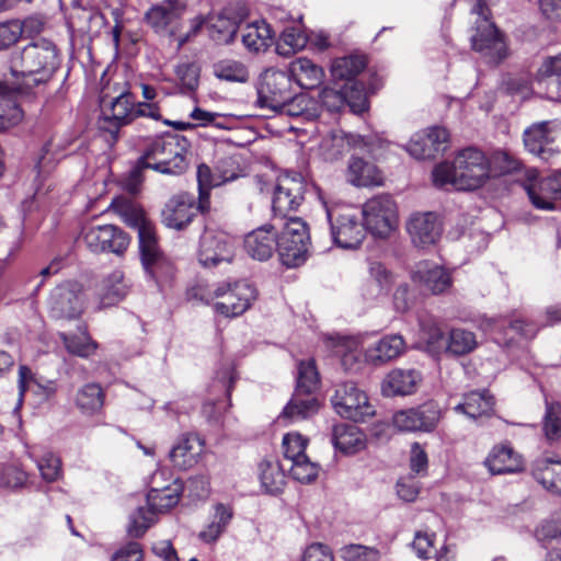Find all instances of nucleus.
<instances>
[{
    "label": "nucleus",
    "mask_w": 561,
    "mask_h": 561,
    "mask_svg": "<svg viewBox=\"0 0 561 561\" xmlns=\"http://www.w3.org/2000/svg\"><path fill=\"white\" fill-rule=\"evenodd\" d=\"M203 442L195 435H186L179 439L170 451L174 467L186 470L197 463L203 453Z\"/></svg>",
    "instance_id": "27"
},
{
    "label": "nucleus",
    "mask_w": 561,
    "mask_h": 561,
    "mask_svg": "<svg viewBox=\"0 0 561 561\" xmlns=\"http://www.w3.org/2000/svg\"><path fill=\"white\" fill-rule=\"evenodd\" d=\"M306 184L298 173H285L278 176L274 190L272 208L275 216L286 218L304 201Z\"/></svg>",
    "instance_id": "10"
},
{
    "label": "nucleus",
    "mask_w": 561,
    "mask_h": 561,
    "mask_svg": "<svg viewBox=\"0 0 561 561\" xmlns=\"http://www.w3.org/2000/svg\"><path fill=\"white\" fill-rule=\"evenodd\" d=\"M59 335L70 354L87 358L94 354L98 348V344L85 333L80 336L68 335L67 333H60Z\"/></svg>",
    "instance_id": "49"
},
{
    "label": "nucleus",
    "mask_w": 561,
    "mask_h": 561,
    "mask_svg": "<svg viewBox=\"0 0 561 561\" xmlns=\"http://www.w3.org/2000/svg\"><path fill=\"white\" fill-rule=\"evenodd\" d=\"M113 205L122 220L127 226L136 229L137 233H139L142 228L153 226L147 218L142 207L136 202L122 197V199L114 202Z\"/></svg>",
    "instance_id": "41"
},
{
    "label": "nucleus",
    "mask_w": 561,
    "mask_h": 561,
    "mask_svg": "<svg viewBox=\"0 0 561 561\" xmlns=\"http://www.w3.org/2000/svg\"><path fill=\"white\" fill-rule=\"evenodd\" d=\"M214 75L220 80L238 83H244L250 78L248 67L234 59H224L216 62L214 65Z\"/></svg>",
    "instance_id": "45"
},
{
    "label": "nucleus",
    "mask_w": 561,
    "mask_h": 561,
    "mask_svg": "<svg viewBox=\"0 0 561 561\" xmlns=\"http://www.w3.org/2000/svg\"><path fill=\"white\" fill-rule=\"evenodd\" d=\"M491 176H499L517 171L520 167L519 161L511 157L507 152H495L489 160Z\"/></svg>",
    "instance_id": "61"
},
{
    "label": "nucleus",
    "mask_w": 561,
    "mask_h": 561,
    "mask_svg": "<svg viewBox=\"0 0 561 561\" xmlns=\"http://www.w3.org/2000/svg\"><path fill=\"white\" fill-rule=\"evenodd\" d=\"M203 299L206 302L216 300L214 304L216 312L225 317H238L244 313L256 299V290L244 282H237L233 285L220 283L209 289Z\"/></svg>",
    "instance_id": "6"
},
{
    "label": "nucleus",
    "mask_w": 561,
    "mask_h": 561,
    "mask_svg": "<svg viewBox=\"0 0 561 561\" xmlns=\"http://www.w3.org/2000/svg\"><path fill=\"white\" fill-rule=\"evenodd\" d=\"M181 485L176 482L162 488L152 486L147 494L148 508L156 514L168 512L174 507L180 500Z\"/></svg>",
    "instance_id": "34"
},
{
    "label": "nucleus",
    "mask_w": 561,
    "mask_h": 561,
    "mask_svg": "<svg viewBox=\"0 0 561 561\" xmlns=\"http://www.w3.org/2000/svg\"><path fill=\"white\" fill-rule=\"evenodd\" d=\"M291 79L282 70L268 69L261 78L256 103L271 111L291 98Z\"/></svg>",
    "instance_id": "13"
},
{
    "label": "nucleus",
    "mask_w": 561,
    "mask_h": 561,
    "mask_svg": "<svg viewBox=\"0 0 561 561\" xmlns=\"http://www.w3.org/2000/svg\"><path fill=\"white\" fill-rule=\"evenodd\" d=\"M344 92L346 94L345 106H348L353 113L366 111L367 98L363 84L358 82L345 83Z\"/></svg>",
    "instance_id": "59"
},
{
    "label": "nucleus",
    "mask_w": 561,
    "mask_h": 561,
    "mask_svg": "<svg viewBox=\"0 0 561 561\" xmlns=\"http://www.w3.org/2000/svg\"><path fill=\"white\" fill-rule=\"evenodd\" d=\"M187 141L178 135H167L153 139L138 159L131 176L137 178L142 169H152L163 174L178 175L187 168Z\"/></svg>",
    "instance_id": "3"
},
{
    "label": "nucleus",
    "mask_w": 561,
    "mask_h": 561,
    "mask_svg": "<svg viewBox=\"0 0 561 561\" xmlns=\"http://www.w3.org/2000/svg\"><path fill=\"white\" fill-rule=\"evenodd\" d=\"M82 239L88 249L94 253L112 252L122 254L129 245L127 233L113 225L85 228Z\"/></svg>",
    "instance_id": "14"
},
{
    "label": "nucleus",
    "mask_w": 561,
    "mask_h": 561,
    "mask_svg": "<svg viewBox=\"0 0 561 561\" xmlns=\"http://www.w3.org/2000/svg\"><path fill=\"white\" fill-rule=\"evenodd\" d=\"M20 82L0 81V130L18 125L23 118V111L13 98Z\"/></svg>",
    "instance_id": "28"
},
{
    "label": "nucleus",
    "mask_w": 561,
    "mask_h": 561,
    "mask_svg": "<svg viewBox=\"0 0 561 561\" xmlns=\"http://www.w3.org/2000/svg\"><path fill=\"white\" fill-rule=\"evenodd\" d=\"M198 213H205L199 207V199L196 202L192 193L180 192L172 195L164 204L161 221L165 227L180 231L184 230Z\"/></svg>",
    "instance_id": "11"
},
{
    "label": "nucleus",
    "mask_w": 561,
    "mask_h": 561,
    "mask_svg": "<svg viewBox=\"0 0 561 561\" xmlns=\"http://www.w3.org/2000/svg\"><path fill=\"white\" fill-rule=\"evenodd\" d=\"M533 474L547 490L561 493V460L541 458L535 462Z\"/></svg>",
    "instance_id": "32"
},
{
    "label": "nucleus",
    "mask_w": 561,
    "mask_h": 561,
    "mask_svg": "<svg viewBox=\"0 0 561 561\" xmlns=\"http://www.w3.org/2000/svg\"><path fill=\"white\" fill-rule=\"evenodd\" d=\"M37 468L42 478L54 482L61 476V460L55 454L47 451L37 460Z\"/></svg>",
    "instance_id": "60"
},
{
    "label": "nucleus",
    "mask_w": 561,
    "mask_h": 561,
    "mask_svg": "<svg viewBox=\"0 0 561 561\" xmlns=\"http://www.w3.org/2000/svg\"><path fill=\"white\" fill-rule=\"evenodd\" d=\"M290 73L304 89L318 87L323 79V70L308 58H298L290 64Z\"/></svg>",
    "instance_id": "39"
},
{
    "label": "nucleus",
    "mask_w": 561,
    "mask_h": 561,
    "mask_svg": "<svg viewBox=\"0 0 561 561\" xmlns=\"http://www.w3.org/2000/svg\"><path fill=\"white\" fill-rule=\"evenodd\" d=\"M58 64L56 46L47 39H38L26 45L22 50L13 53L9 60L10 73L13 78L34 85L48 81Z\"/></svg>",
    "instance_id": "2"
},
{
    "label": "nucleus",
    "mask_w": 561,
    "mask_h": 561,
    "mask_svg": "<svg viewBox=\"0 0 561 561\" xmlns=\"http://www.w3.org/2000/svg\"><path fill=\"white\" fill-rule=\"evenodd\" d=\"M538 84L549 82L557 87L561 84V54L543 60L536 73Z\"/></svg>",
    "instance_id": "55"
},
{
    "label": "nucleus",
    "mask_w": 561,
    "mask_h": 561,
    "mask_svg": "<svg viewBox=\"0 0 561 561\" xmlns=\"http://www.w3.org/2000/svg\"><path fill=\"white\" fill-rule=\"evenodd\" d=\"M332 443L344 454H354L365 447V437L355 425L339 424L333 428Z\"/></svg>",
    "instance_id": "33"
},
{
    "label": "nucleus",
    "mask_w": 561,
    "mask_h": 561,
    "mask_svg": "<svg viewBox=\"0 0 561 561\" xmlns=\"http://www.w3.org/2000/svg\"><path fill=\"white\" fill-rule=\"evenodd\" d=\"M491 176L489 159L476 148L460 150L453 162L437 164L433 172L436 187L451 186L458 191H472L481 187Z\"/></svg>",
    "instance_id": "1"
},
{
    "label": "nucleus",
    "mask_w": 561,
    "mask_h": 561,
    "mask_svg": "<svg viewBox=\"0 0 561 561\" xmlns=\"http://www.w3.org/2000/svg\"><path fill=\"white\" fill-rule=\"evenodd\" d=\"M30 20H9L0 23V51L15 45L24 33V27Z\"/></svg>",
    "instance_id": "54"
},
{
    "label": "nucleus",
    "mask_w": 561,
    "mask_h": 561,
    "mask_svg": "<svg viewBox=\"0 0 561 561\" xmlns=\"http://www.w3.org/2000/svg\"><path fill=\"white\" fill-rule=\"evenodd\" d=\"M186 9L187 0H163L152 5L145 19L154 32L173 36Z\"/></svg>",
    "instance_id": "15"
},
{
    "label": "nucleus",
    "mask_w": 561,
    "mask_h": 561,
    "mask_svg": "<svg viewBox=\"0 0 561 561\" xmlns=\"http://www.w3.org/2000/svg\"><path fill=\"white\" fill-rule=\"evenodd\" d=\"M48 309L53 318L75 319L82 312V299L76 286L66 284L56 287L48 298Z\"/></svg>",
    "instance_id": "21"
},
{
    "label": "nucleus",
    "mask_w": 561,
    "mask_h": 561,
    "mask_svg": "<svg viewBox=\"0 0 561 561\" xmlns=\"http://www.w3.org/2000/svg\"><path fill=\"white\" fill-rule=\"evenodd\" d=\"M420 381L421 374L417 370L397 368L386 376L381 390L387 397L407 396L415 391Z\"/></svg>",
    "instance_id": "25"
},
{
    "label": "nucleus",
    "mask_w": 561,
    "mask_h": 561,
    "mask_svg": "<svg viewBox=\"0 0 561 561\" xmlns=\"http://www.w3.org/2000/svg\"><path fill=\"white\" fill-rule=\"evenodd\" d=\"M289 471L295 480L301 483H310L319 474V465L312 462L308 456H300V458L291 461Z\"/></svg>",
    "instance_id": "56"
},
{
    "label": "nucleus",
    "mask_w": 561,
    "mask_h": 561,
    "mask_svg": "<svg viewBox=\"0 0 561 561\" xmlns=\"http://www.w3.org/2000/svg\"><path fill=\"white\" fill-rule=\"evenodd\" d=\"M403 350L404 341L402 336L397 334L387 335L367 350L366 357L370 363L380 365L397 358Z\"/></svg>",
    "instance_id": "31"
},
{
    "label": "nucleus",
    "mask_w": 561,
    "mask_h": 561,
    "mask_svg": "<svg viewBox=\"0 0 561 561\" xmlns=\"http://www.w3.org/2000/svg\"><path fill=\"white\" fill-rule=\"evenodd\" d=\"M484 465L492 474L518 472L524 468L522 456L510 444L494 446L484 460Z\"/></svg>",
    "instance_id": "23"
},
{
    "label": "nucleus",
    "mask_w": 561,
    "mask_h": 561,
    "mask_svg": "<svg viewBox=\"0 0 561 561\" xmlns=\"http://www.w3.org/2000/svg\"><path fill=\"white\" fill-rule=\"evenodd\" d=\"M274 226L260 227L244 239L245 252L259 261L268 260L276 248V234L272 231Z\"/></svg>",
    "instance_id": "24"
},
{
    "label": "nucleus",
    "mask_w": 561,
    "mask_h": 561,
    "mask_svg": "<svg viewBox=\"0 0 561 561\" xmlns=\"http://www.w3.org/2000/svg\"><path fill=\"white\" fill-rule=\"evenodd\" d=\"M319 383V375L313 359L300 362L298 366L297 386L295 391L313 393Z\"/></svg>",
    "instance_id": "52"
},
{
    "label": "nucleus",
    "mask_w": 561,
    "mask_h": 561,
    "mask_svg": "<svg viewBox=\"0 0 561 561\" xmlns=\"http://www.w3.org/2000/svg\"><path fill=\"white\" fill-rule=\"evenodd\" d=\"M260 481L268 494L280 493L285 486V473L276 461L263 460L260 466Z\"/></svg>",
    "instance_id": "42"
},
{
    "label": "nucleus",
    "mask_w": 561,
    "mask_h": 561,
    "mask_svg": "<svg viewBox=\"0 0 561 561\" xmlns=\"http://www.w3.org/2000/svg\"><path fill=\"white\" fill-rule=\"evenodd\" d=\"M234 174L221 175L213 172L207 164H199L197 168V183H198V198L199 207L203 211H208L210 208V190L219 186L230 180H233Z\"/></svg>",
    "instance_id": "35"
},
{
    "label": "nucleus",
    "mask_w": 561,
    "mask_h": 561,
    "mask_svg": "<svg viewBox=\"0 0 561 561\" xmlns=\"http://www.w3.org/2000/svg\"><path fill=\"white\" fill-rule=\"evenodd\" d=\"M101 305L108 307L121 301L125 296L124 287L122 286V273L116 271L104 280L101 290Z\"/></svg>",
    "instance_id": "51"
},
{
    "label": "nucleus",
    "mask_w": 561,
    "mask_h": 561,
    "mask_svg": "<svg viewBox=\"0 0 561 561\" xmlns=\"http://www.w3.org/2000/svg\"><path fill=\"white\" fill-rule=\"evenodd\" d=\"M369 283L368 294L371 297H378L387 294L392 285V275L386 266L379 262L369 263Z\"/></svg>",
    "instance_id": "46"
},
{
    "label": "nucleus",
    "mask_w": 561,
    "mask_h": 561,
    "mask_svg": "<svg viewBox=\"0 0 561 561\" xmlns=\"http://www.w3.org/2000/svg\"><path fill=\"white\" fill-rule=\"evenodd\" d=\"M141 263L145 270L152 268V264L165 266V256L160 250L154 226L142 228L138 233Z\"/></svg>",
    "instance_id": "30"
},
{
    "label": "nucleus",
    "mask_w": 561,
    "mask_h": 561,
    "mask_svg": "<svg viewBox=\"0 0 561 561\" xmlns=\"http://www.w3.org/2000/svg\"><path fill=\"white\" fill-rule=\"evenodd\" d=\"M477 346L476 335L467 330L454 329L450 331L446 351L453 355H465Z\"/></svg>",
    "instance_id": "48"
},
{
    "label": "nucleus",
    "mask_w": 561,
    "mask_h": 561,
    "mask_svg": "<svg viewBox=\"0 0 561 561\" xmlns=\"http://www.w3.org/2000/svg\"><path fill=\"white\" fill-rule=\"evenodd\" d=\"M561 536V513H556L551 518L545 520L536 530V537L542 543Z\"/></svg>",
    "instance_id": "64"
},
{
    "label": "nucleus",
    "mask_w": 561,
    "mask_h": 561,
    "mask_svg": "<svg viewBox=\"0 0 561 561\" xmlns=\"http://www.w3.org/2000/svg\"><path fill=\"white\" fill-rule=\"evenodd\" d=\"M420 431L428 432L435 428L440 419V408L434 401L425 402L414 409Z\"/></svg>",
    "instance_id": "57"
},
{
    "label": "nucleus",
    "mask_w": 561,
    "mask_h": 561,
    "mask_svg": "<svg viewBox=\"0 0 561 561\" xmlns=\"http://www.w3.org/2000/svg\"><path fill=\"white\" fill-rule=\"evenodd\" d=\"M310 247L309 228L300 217H288L276 239L279 260L287 267H298L308 257Z\"/></svg>",
    "instance_id": "5"
},
{
    "label": "nucleus",
    "mask_w": 561,
    "mask_h": 561,
    "mask_svg": "<svg viewBox=\"0 0 561 561\" xmlns=\"http://www.w3.org/2000/svg\"><path fill=\"white\" fill-rule=\"evenodd\" d=\"M105 392L96 382H89L78 389L75 404L84 415L98 414L104 404Z\"/></svg>",
    "instance_id": "36"
},
{
    "label": "nucleus",
    "mask_w": 561,
    "mask_h": 561,
    "mask_svg": "<svg viewBox=\"0 0 561 561\" xmlns=\"http://www.w3.org/2000/svg\"><path fill=\"white\" fill-rule=\"evenodd\" d=\"M340 556L344 561H379L380 552L378 549L364 546L351 543L344 546L340 550Z\"/></svg>",
    "instance_id": "58"
},
{
    "label": "nucleus",
    "mask_w": 561,
    "mask_h": 561,
    "mask_svg": "<svg viewBox=\"0 0 561 561\" xmlns=\"http://www.w3.org/2000/svg\"><path fill=\"white\" fill-rule=\"evenodd\" d=\"M448 131L438 126L416 133L408 145L409 153L416 159H431L447 147Z\"/></svg>",
    "instance_id": "20"
},
{
    "label": "nucleus",
    "mask_w": 561,
    "mask_h": 561,
    "mask_svg": "<svg viewBox=\"0 0 561 561\" xmlns=\"http://www.w3.org/2000/svg\"><path fill=\"white\" fill-rule=\"evenodd\" d=\"M307 45V36L296 27H288L283 31L277 43V51L280 55L289 56Z\"/></svg>",
    "instance_id": "50"
},
{
    "label": "nucleus",
    "mask_w": 561,
    "mask_h": 561,
    "mask_svg": "<svg viewBox=\"0 0 561 561\" xmlns=\"http://www.w3.org/2000/svg\"><path fill=\"white\" fill-rule=\"evenodd\" d=\"M494 405L493 397L486 391H471L463 396V401L455 407L457 412L466 414L470 419L488 416Z\"/></svg>",
    "instance_id": "37"
},
{
    "label": "nucleus",
    "mask_w": 561,
    "mask_h": 561,
    "mask_svg": "<svg viewBox=\"0 0 561 561\" xmlns=\"http://www.w3.org/2000/svg\"><path fill=\"white\" fill-rule=\"evenodd\" d=\"M134 102L135 98L129 91H122L113 98L102 94L100 106L104 121L116 128L131 123L134 121Z\"/></svg>",
    "instance_id": "22"
},
{
    "label": "nucleus",
    "mask_w": 561,
    "mask_h": 561,
    "mask_svg": "<svg viewBox=\"0 0 561 561\" xmlns=\"http://www.w3.org/2000/svg\"><path fill=\"white\" fill-rule=\"evenodd\" d=\"M366 64L364 56H345L333 61L331 72L334 79L345 80L346 83H351L364 70Z\"/></svg>",
    "instance_id": "43"
},
{
    "label": "nucleus",
    "mask_w": 561,
    "mask_h": 561,
    "mask_svg": "<svg viewBox=\"0 0 561 561\" xmlns=\"http://www.w3.org/2000/svg\"><path fill=\"white\" fill-rule=\"evenodd\" d=\"M232 518V511L224 504L215 506L213 520L198 535L204 542H214L225 531L227 525Z\"/></svg>",
    "instance_id": "44"
},
{
    "label": "nucleus",
    "mask_w": 561,
    "mask_h": 561,
    "mask_svg": "<svg viewBox=\"0 0 561 561\" xmlns=\"http://www.w3.org/2000/svg\"><path fill=\"white\" fill-rule=\"evenodd\" d=\"M407 231L412 243L417 248L435 245L443 233V222L432 211L413 213L407 221Z\"/></svg>",
    "instance_id": "16"
},
{
    "label": "nucleus",
    "mask_w": 561,
    "mask_h": 561,
    "mask_svg": "<svg viewBox=\"0 0 561 561\" xmlns=\"http://www.w3.org/2000/svg\"><path fill=\"white\" fill-rule=\"evenodd\" d=\"M320 403L311 393L295 391L279 415L282 420L297 422L309 419L318 413Z\"/></svg>",
    "instance_id": "29"
},
{
    "label": "nucleus",
    "mask_w": 561,
    "mask_h": 561,
    "mask_svg": "<svg viewBox=\"0 0 561 561\" xmlns=\"http://www.w3.org/2000/svg\"><path fill=\"white\" fill-rule=\"evenodd\" d=\"M333 241L343 249H356L365 238V227L350 209H327Z\"/></svg>",
    "instance_id": "9"
},
{
    "label": "nucleus",
    "mask_w": 561,
    "mask_h": 561,
    "mask_svg": "<svg viewBox=\"0 0 561 561\" xmlns=\"http://www.w3.org/2000/svg\"><path fill=\"white\" fill-rule=\"evenodd\" d=\"M154 522V515L149 508L138 507L129 516L127 534L131 538H140Z\"/></svg>",
    "instance_id": "53"
},
{
    "label": "nucleus",
    "mask_w": 561,
    "mask_h": 561,
    "mask_svg": "<svg viewBox=\"0 0 561 561\" xmlns=\"http://www.w3.org/2000/svg\"><path fill=\"white\" fill-rule=\"evenodd\" d=\"M308 439L304 438L299 433H288L283 437V449L286 459L294 461L300 456H307L305 449Z\"/></svg>",
    "instance_id": "62"
},
{
    "label": "nucleus",
    "mask_w": 561,
    "mask_h": 561,
    "mask_svg": "<svg viewBox=\"0 0 561 561\" xmlns=\"http://www.w3.org/2000/svg\"><path fill=\"white\" fill-rule=\"evenodd\" d=\"M364 227L379 238L388 237L397 226V206L389 195H377L363 205Z\"/></svg>",
    "instance_id": "7"
},
{
    "label": "nucleus",
    "mask_w": 561,
    "mask_h": 561,
    "mask_svg": "<svg viewBox=\"0 0 561 561\" xmlns=\"http://www.w3.org/2000/svg\"><path fill=\"white\" fill-rule=\"evenodd\" d=\"M234 256V241L224 231L206 229L201 237L198 262L205 267H213L221 262L230 263Z\"/></svg>",
    "instance_id": "12"
},
{
    "label": "nucleus",
    "mask_w": 561,
    "mask_h": 561,
    "mask_svg": "<svg viewBox=\"0 0 561 561\" xmlns=\"http://www.w3.org/2000/svg\"><path fill=\"white\" fill-rule=\"evenodd\" d=\"M560 129L557 119L534 123L524 130L525 148L533 154L548 161L554 153L549 145L553 142L556 133Z\"/></svg>",
    "instance_id": "19"
},
{
    "label": "nucleus",
    "mask_w": 561,
    "mask_h": 561,
    "mask_svg": "<svg viewBox=\"0 0 561 561\" xmlns=\"http://www.w3.org/2000/svg\"><path fill=\"white\" fill-rule=\"evenodd\" d=\"M348 181L355 186L381 185L382 175L378 168L360 158H352L348 163Z\"/></svg>",
    "instance_id": "38"
},
{
    "label": "nucleus",
    "mask_w": 561,
    "mask_h": 561,
    "mask_svg": "<svg viewBox=\"0 0 561 561\" xmlns=\"http://www.w3.org/2000/svg\"><path fill=\"white\" fill-rule=\"evenodd\" d=\"M477 15L474 33L471 35V47L490 65H499L508 55L503 34L490 20V9L483 0H477L471 9Z\"/></svg>",
    "instance_id": "4"
},
{
    "label": "nucleus",
    "mask_w": 561,
    "mask_h": 561,
    "mask_svg": "<svg viewBox=\"0 0 561 561\" xmlns=\"http://www.w3.org/2000/svg\"><path fill=\"white\" fill-rule=\"evenodd\" d=\"M331 401L339 415L354 422H364L375 414L366 393L353 382L337 385Z\"/></svg>",
    "instance_id": "8"
},
{
    "label": "nucleus",
    "mask_w": 561,
    "mask_h": 561,
    "mask_svg": "<svg viewBox=\"0 0 561 561\" xmlns=\"http://www.w3.org/2000/svg\"><path fill=\"white\" fill-rule=\"evenodd\" d=\"M238 28V20L228 16L225 11L208 13L207 36L215 45L231 44L236 38Z\"/></svg>",
    "instance_id": "26"
},
{
    "label": "nucleus",
    "mask_w": 561,
    "mask_h": 561,
    "mask_svg": "<svg viewBox=\"0 0 561 561\" xmlns=\"http://www.w3.org/2000/svg\"><path fill=\"white\" fill-rule=\"evenodd\" d=\"M502 330L505 341H513L516 336L533 339L537 333L535 324L528 323L522 319L508 321L507 327H505V321H495L493 331L501 332Z\"/></svg>",
    "instance_id": "47"
},
{
    "label": "nucleus",
    "mask_w": 561,
    "mask_h": 561,
    "mask_svg": "<svg viewBox=\"0 0 561 561\" xmlns=\"http://www.w3.org/2000/svg\"><path fill=\"white\" fill-rule=\"evenodd\" d=\"M561 408L560 405H548L546 416H545V423H543V430L546 433V436L550 440H556L560 438L561 436Z\"/></svg>",
    "instance_id": "63"
},
{
    "label": "nucleus",
    "mask_w": 561,
    "mask_h": 561,
    "mask_svg": "<svg viewBox=\"0 0 561 561\" xmlns=\"http://www.w3.org/2000/svg\"><path fill=\"white\" fill-rule=\"evenodd\" d=\"M411 278L421 290L432 295L444 294L453 286L450 272L430 261L419 262Z\"/></svg>",
    "instance_id": "17"
},
{
    "label": "nucleus",
    "mask_w": 561,
    "mask_h": 561,
    "mask_svg": "<svg viewBox=\"0 0 561 561\" xmlns=\"http://www.w3.org/2000/svg\"><path fill=\"white\" fill-rule=\"evenodd\" d=\"M536 179V172L529 174V183L525 184V190L533 203L538 209L551 210L554 208V202L561 199V172Z\"/></svg>",
    "instance_id": "18"
},
{
    "label": "nucleus",
    "mask_w": 561,
    "mask_h": 561,
    "mask_svg": "<svg viewBox=\"0 0 561 561\" xmlns=\"http://www.w3.org/2000/svg\"><path fill=\"white\" fill-rule=\"evenodd\" d=\"M272 41V30L264 21L248 24L242 31V43L251 51L266 50Z\"/></svg>",
    "instance_id": "40"
}]
</instances>
